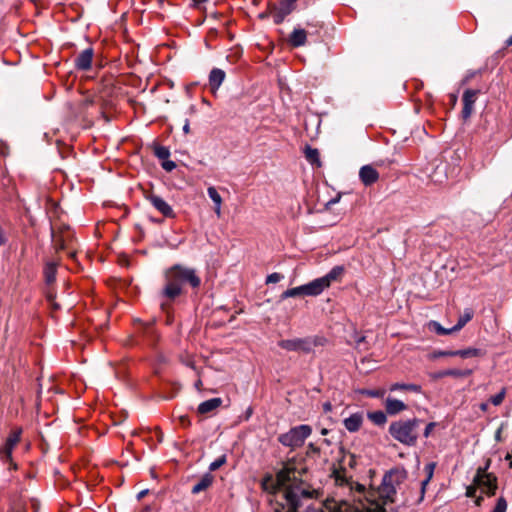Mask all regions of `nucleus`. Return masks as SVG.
<instances>
[{"mask_svg": "<svg viewBox=\"0 0 512 512\" xmlns=\"http://www.w3.org/2000/svg\"><path fill=\"white\" fill-rule=\"evenodd\" d=\"M307 33L302 28H295L289 38V42L293 47H300L305 45Z\"/></svg>", "mask_w": 512, "mask_h": 512, "instance_id": "19", "label": "nucleus"}, {"mask_svg": "<svg viewBox=\"0 0 512 512\" xmlns=\"http://www.w3.org/2000/svg\"><path fill=\"white\" fill-rule=\"evenodd\" d=\"M482 500H483V497H482V496L477 497V498H476V500H475V504H476L477 506H480V505H481Z\"/></svg>", "mask_w": 512, "mask_h": 512, "instance_id": "53", "label": "nucleus"}, {"mask_svg": "<svg viewBox=\"0 0 512 512\" xmlns=\"http://www.w3.org/2000/svg\"><path fill=\"white\" fill-rule=\"evenodd\" d=\"M318 344L317 339L312 338H295L286 339L278 342V346L287 351H300L310 353L314 346Z\"/></svg>", "mask_w": 512, "mask_h": 512, "instance_id": "6", "label": "nucleus"}, {"mask_svg": "<svg viewBox=\"0 0 512 512\" xmlns=\"http://www.w3.org/2000/svg\"><path fill=\"white\" fill-rule=\"evenodd\" d=\"M52 239L54 246L57 250H64L66 247H68L70 241L72 240V233L67 228L65 231L61 232L60 234H52Z\"/></svg>", "mask_w": 512, "mask_h": 512, "instance_id": "16", "label": "nucleus"}, {"mask_svg": "<svg viewBox=\"0 0 512 512\" xmlns=\"http://www.w3.org/2000/svg\"><path fill=\"white\" fill-rule=\"evenodd\" d=\"M478 90L467 89L463 93L462 101H463V109H462V118L467 120L470 118L474 111V105L477 99Z\"/></svg>", "mask_w": 512, "mask_h": 512, "instance_id": "13", "label": "nucleus"}, {"mask_svg": "<svg viewBox=\"0 0 512 512\" xmlns=\"http://www.w3.org/2000/svg\"><path fill=\"white\" fill-rule=\"evenodd\" d=\"M214 477L210 473L204 474L201 479L192 487V493L198 494L206 490L213 483Z\"/></svg>", "mask_w": 512, "mask_h": 512, "instance_id": "21", "label": "nucleus"}, {"mask_svg": "<svg viewBox=\"0 0 512 512\" xmlns=\"http://www.w3.org/2000/svg\"><path fill=\"white\" fill-rule=\"evenodd\" d=\"M393 477L397 478V481L404 477V473L400 472H390L383 477L382 485L379 491L380 497L383 499V503L387 504L389 502H393L394 495L396 494V489L393 484Z\"/></svg>", "mask_w": 512, "mask_h": 512, "instance_id": "7", "label": "nucleus"}, {"mask_svg": "<svg viewBox=\"0 0 512 512\" xmlns=\"http://www.w3.org/2000/svg\"><path fill=\"white\" fill-rule=\"evenodd\" d=\"M506 510H507V502H506L505 498L500 497L497 500L496 505L492 512H506Z\"/></svg>", "mask_w": 512, "mask_h": 512, "instance_id": "36", "label": "nucleus"}, {"mask_svg": "<svg viewBox=\"0 0 512 512\" xmlns=\"http://www.w3.org/2000/svg\"><path fill=\"white\" fill-rule=\"evenodd\" d=\"M161 166L165 171L171 172L176 168V163L172 160L166 159L162 162Z\"/></svg>", "mask_w": 512, "mask_h": 512, "instance_id": "39", "label": "nucleus"}, {"mask_svg": "<svg viewBox=\"0 0 512 512\" xmlns=\"http://www.w3.org/2000/svg\"><path fill=\"white\" fill-rule=\"evenodd\" d=\"M496 477L486 472V468H478L473 483L482 493L493 496L497 489Z\"/></svg>", "mask_w": 512, "mask_h": 512, "instance_id": "5", "label": "nucleus"}, {"mask_svg": "<svg viewBox=\"0 0 512 512\" xmlns=\"http://www.w3.org/2000/svg\"><path fill=\"white\" fill-rule=\"evenodd\" d=\"M311 434V428L308 425L296 426L287 433L279 436V441L289 447H297L303 444L305 439Z\"/></svg>", "mask_w": 512, "mask_h": 512, "instance_id": "4", "label": "nucleus"}, {"mask_svg": "<svg viewBox=\"0 0 512 512\" xmlns=\"http://www.w3.org/2000/svg\"><path fill=\"white\" fill-rule=\"evenodd\" d=\"M376 425H383L387 418H370Z\"/></svg>", "mask_w": 512, "mask_h": 512, "instance_id": "44", "label": "nucleus"}, {"mask_svg": "<svg viewBox=\"0 0 512 512\" xmlns=\"http://www.w3.org/2000/svg\"><path fill=\"white\" fill-rule=\"evenodd\" d=\"M418 386L415 385V384H400V383H395L391 386L390 390L391 391H394V390H398V389H404V390H412V391H417L418 390Z\"/></svg>", "mask_w": 512, "mask_h": 512, "instance_id": "33", "label": "nucleus"}, {"mask_svg": "<svg viewBox=\"0 0 512 512\" xmlns=\"http://www.w3.org/2000/svg\"><path fill=\"white\" fill-rule=\"evenodd\" d=\"M500 434H501V428H499L496 432V439L499 440L500 439Z\"/></svg>", "mask_w": 512, "mask_h": 512, "instance_id": "55", "label": "nucleus"}, {"mask_svg": "<svg viewBox=\"0 0 512 512\" xmlns=\"http://www.w3.org/2000/svg\"><path fill=\"white\" fill-rule=\"evenodd\" d=\"M362 393L365 395L371 396V397H382L385 394V390H383V389L364 390Z\"/></svg>", "mask_w": 512, "mask_h": 512, "instance_id": "38", "label": "nucleus"}, {"mask_svg": "<svg viewBox=\"0 0 512 512\" xmlns=\"http://www.w3.org/2000/svg\"><path fill=\"white\" fill-rule=\"evenodd\" d=\"M435 467H436V464L434 462H430L425 465L424 470L426 473V478L421 481V491H420V497H419L418 502H421L424 499L426 487L434 475Z\"/></svg>", "mask_w": 512, "mask_h": 512, "instance_id": "18", "label": "nucleus"}, {"mask_svg": "<svg viewBox=\"0 0 512 512\" xmlns=\"http://www.w3.org/2000/svg\"><path fill=\"white\" fill-rule=\"evenodd\" d=\"M56 272H57V264L54 262H49L46 264L44 268V276L46 283L51 284L56 279Z\"/></svg>", "mask_w": 512, "mask_h": 512, "instance_id": "25", "label": "nucleus"}, {"mask_svg": "<svg viewBox=\"0 0 512 512\" xmlns=\"http://www.w3.org/2000/svg\"><path fill=\"white\" fill-rule=\"evenodd\" d=\"M225 463H226V455H221L220 457H218L217 459H215L213 462L210 463L209 470L216 471Z\"/></svg>", "mask_w": 512, "mask_h": 512, "instance_id": "31", "label": "nucleus"}, {"mask_svg": "<svg viewBox=\"0 0 512 512\" xmlns=\"http://www.w3.org/2000/svg\"><path fill=\"white\" fill-rule=\"evenodd\" d=\"M477 488H478L477 486H469L467 488L466 495L468 497H475Z\"/></svg>", "mask_w": 512, "mask_h": 512, "instance_id": "40", "label": "nucleus"}, {"mask_svg": "<svg viewBox=\"0 0 512 512\" xmlns=\"http://www.w3.org/2000/svg\"><path fill=\"white\" fill-rule=\"evenodd\" d=\"M507 46H512V35L506 40Z\"/></svg>", "mask_w": 512, "mask_h": 512, "instance_id": "54", "label": "nucleus"}, {"mask_svg": "<svg viewBox=\"0 0 512 512\" xmlns=\"http://www.w3.org/2000/svg\"><path fill=\"white\" fill-rule=\"evenodd\" d=\"M504 397H505V389H502L499 393L490 397L489 403H492L493 405L498 406L502 403Z\"/></svg>", "mask_w": 512, "mask_h": 512, "instance_id": "34", "label": "nucleus"}, {"mask_svg": "<svg viewBox=\"0 0 512 512\" xmlns=\"http://www.w3.org/2000/svg\"><path fill=\"white\" fill-rule=\"evenodd\" d=\"M339 199H340V196H338V197H336V198H334V199H331L330 201H328V203H327V207H329V206H331V205H333V204L337 203V202L339 201Z\"/></svg>", "mask_w": 512, "mask_h": 512, "instance_id": "51", "label": "nucleus"}, {"mask_svg": "<svg viewBox=\"0 0 512 512\" xmlns=\"http://www.w3.org/2000/svg\"><path fill=\"white\" fill-rule=\"evenodd\" d=\"M207 193H208L209 198L214 203V211H215L216 215L218 217H220L221 216V206H222V197H221V195L218 193L216 188L213 187V186L208 187Z\"/></svg>", "mask_w": 512, "mask_h": 512, "instance_id": "22", "label": "nucleus"}, {"mask_svg": "<svg viewBox=\"0 0 512 512\" xmlns=\"http://www.w3.org/2000/svg\"><path fill=\"white\" fill-rule=\"evenodd\" d=\"M305 157L307 161H309L311 164H317L318 166H320L319 152L317 149L308 146L305 150Z\"/></svg>", "mask_w": 512, "mask_h": 512, "instance_id": "27", "label": "nucleus"}, {"mask_svg": "<svg viewBox=\"0 0 512 512\" xmlns=\"http://www.w3.org/2000/svg\"><path fill=\"white\" fill-rule=\"evenodd\" d=\"M435 426L434 423H429L426 427H425V430H424V436L425 437H428L431 430L433 429V427Z\"/></svg>", "mask_w": 512, "mask_h": 512, "instance_id": "42", "label": "nucleus"}, {"mask_svg": "<svg viewBox=\"0 0 512 512\" xmlns=\"http://www.w3.org/2000/svg\"><path fill=\"white\" fill-rule=\"evenodd\" d=\"M367 512H386V509L382 505H376V507L368 509Z\"/></svg>", "mask_w": 512, "mask_h": 512, "instance_id": "41", "label": "nucleus"}, {"mask_svg": "<svg viewBox=\"0 0 512 512\" xmlns=\"http://www.w3.org/2000/svg\"><path fill=\"white\" fill-rule=\"evenodd\" d=\"M451 355L460 356L462 358L474 357L479 355V350L475 348H469L464 350H456L451 353Z\"/></svg>", "mask_w": 512, "mask_h": 512, "instance_id": "28", "label": "nucleus"}, {"mask_svg": "<svg viewBox=\"0 0 512 512\" xmlns=\"http://www.w3.org/2000/svg\"><path fill=\"white\" fill-rule=\"evenodd\" d=\"M94 51L87 48L79 53L75 58V67L80 71H87L91 68Z\"/></svg>", "mask_w": 512, "mask_h": 512, "instance_id": "15", "label": "nucleus"}, {"mask_svg": "<svg viewBox=\"0 0 512 512\" xmlns=\"http://www.w3.org/2000/svg\"><path fill=\"white\" fill-rule=\"evenodd\" d=\"M344 273L343 266L333 267L325 276L314 279L320 294L327 289L333 281L338 280Z\"/></svg>", "mask_w": 512, "mask_h": 512, "instance_id": "11", "label": "nucleus"}, {"mask_svg": "<svg viewBox=\"0 0 512 512\" xmlns=\"http://www.w3.org/2000/svg\"><path fill=\"white\" fill-rule=\"evenodd\" d=\"M166 285L163 289V295L169 299H175L182 293V286L189 284L192 288H197L201 284V279L196 274L195 269L182 265H174L165 272Z\"/></svg>", "mask_w": 512, "mask_h": 512, "instance_id": "2", "label": "nucleus"}, {"mask_svg": "<svg viewBox=\"0 0 512 512\" xmlns=\"http://www.w3.org/2000/svg\"><path fill=\"white\" fill-rule=\"evenodd\" d=\"M221 404H222L221 398H212V399L206 400V401L202 402L201 404H199L197 411L200 414H206V413L214 411Z\"/></svg>", "mask_w": 512, "mask_h": 512, "instance_id": "20", "label": "nucleus"}, {"mask_svg": "<svg viewBox=\"0 0 512 512\" xmlns=\"http://www.w3.org/2000/svg\"><path fill=\"white\" fill-rule=\"evenodd\" d=\"M420 421L417 418L400 419L391 423L389 432L400 443L412 446L419 435Z\"/></svg>", "mask_w": 512, "mask_h": 512, "instance_id": "3", "label": "nucleus"}, {"mask_svg": "<svg viewBox=\"0 0 512 512\" xmlns=\"http://www.w3.org/2000/svg\"><path fill=\"white\" fill-rule=\"evenodd\" d=\"M488 404H489L488 402L487 403H481L480 408H481L482 412H486L487 411Z\"/></svg>", "mask_w": 512, "mask_h": 512, "instance_id": "52", "label": "nucleus"}, {"mask_svg": "<svg viewBox=\"0 0 512 512\" xmlns=\"http://www.w3.org/2000/svg\"><path fill=\"white\" fill-rule=\"evenodd\" d=\"M207 0H192L193 5L195 7H199L201 4L205 3Z\"/></svg>", "mask_w": 512, "mask_h": 512, "instance_id": "50", "label": "nucleus"}, {"mask_svg": "<svg viewBox=\"0 0 512 512\" xmlns=\"http://www.w3.org/2000/svg\"><path fill=\"white\" fill-rule=\"evenodd\" d=\"M265 490L274 493L281 492L283 503H277L273 507V512H299L302 506V499H312L315 497L316 491L311 490L302 481H298L296 470L290 467L282 468L275 479L268 476L263 481ZM306 512H325L317 508L309 507Z\"/></svg>", "mask_w": 512, "mask_h": 512, "instance_id": "1", "label": "nucleus"}, {"mask_svg": "<svg viewBox=\"0 0 512 512\" xmlns=\"http://www.w3.org/2000/svg\"><path fill=\"white\" fill-rule=\"evenodd\" d=\"M284 278V276L280 273H277V272H274L272 274H269L266 278V283L269 284V283H278L280 282L282 279Z\"/></svg>", "mask_w": 512, "mask_h": 512, "instance_id": "37", "label": "nucleus"}, {"mask_svg": "<svg viewBox=\"0 0 512 512\" xmlns=\"http://www.w3.org/2000/svg\"><path fill=\"white\" fill-rule=\"evenodd\" d=\"M183 131H184L185 134L189 133V131H190L189 121L188 120L185 121V124L183 126Z\"/></svg>", "mask_w": 512, "mask_h": 512, "instance_id": "48", "label": "nucleus"}, {"mask_svg": "<svg viewBox=\"0 0 512 512\" xmlns=\"http://www.w3.org/2000/svg\"><path fill=\"white\" fill-rule=\"evenodd\" d=\"M225 72L222 69L214 68L209 74V85L212 92H216L225 80Z\"/></svg>", "mask_w": 512, "mask_h": 512, "instance_id": "17", "label": "nucleus"}, {"mask_svg": "<svg viewBox=\"0 0 512 512\" xmlns=\"http://www.w3.org/2000/svg\"><path fill=\"white\" fill-rule=\"evenodd\" d=\"M331 407H332V405H331L329 402H326V403L323 405L324 412H325V413L331 412Z\"/></svg>", "mask_w": 512, "mask_h": 512, "instance_id": "47", "label": "nucleus"}, {"mask_svg": "<svg viewBox=\"0 0 512 512\" xmlns=\"http://www.w3.org/2000/svg\"><path fill=\"white\" fill-rule=\"evenodd\" d=\"M453 351H439L434 354L435 357H444V356H452L451 353Z\"/></svg>", "mask_w": 512, "mask_h": 512, "instance_id": "43", "label": "nucleus"}, {"mask_svg": "<svg viewBox=\"0 0 512 512\" xmlns=\"http://www.w3.org/2000/svg\"><path fill=\"white\" fill-rule=\"evenodd\" d=\"M392 512H397V510H394V509H393V510H392Z\"/></svg>", "mask_w": 512, "mask_h": 512, "instance_id": "57", "label": "nucleus"}, {"mask_svg": "<svg viewBox=\"0 0 512 512\" xmlns=\"http://www.w3.org/2000/svg\"><path fill=\"white\" fill-rule=\"evenodd\" d=\"M252 414V409L249 407L246 412V416H250Z\"/></svg>", "mask_w": 512, "mask_h": 512, "instance_id": "56", "label": "nucleus"}, {"mask_svg": "<svg viewBox=\"0 0 512 512\" xmlns=\"http://www.w3.org/2000/svg\"><path fill=\"white\" fill-rule=\"evenodd\" d=\"M320 510L325 511V512H342L341 507L338 506L333 501H326L324 503V507L321 508Z\"/></svg>", "mask_w": 512, "mask_h": 512, "instance_id": "32", "label": "nucleus"}, {"mask_svg": "<svg viewBox=\"0 0 512 512\" xmlns=\"http://www.w3.org/2000/svg\"><path fill=\"white\" fill-rule=\"evenodd\" d=\"M385 407H386L387 413L393 415V414H397V413H400L403 410H405L406 405L400 400L387 398Z\"/></svg>", "mask_w": 512, "mask_h": 512, "instance_id": "24", "label": "nucleus"}, {"mask_svg": "<svg viewBox=\"0 0 512 512\" xmlns=\"http://www.w3.org/2000/svg\"><path fill=\"white\" fill-rule=\"evenodd\" d=\"M320 295V291L314 280L311 282L287 289L280 295V300H284L290 297H298V296H318Z\"/></svg>", "mask_w": 512, "mask_h": 512, "instance_id": "8", "label": "nucleus"}, {"mask_svg": "<svg viewBox=\"0 0 512 512\" xmlns=\"http://www.w3.org/2000/svg\"><path fill=\"white\" fill-rule=\"evenodd\" d=\"M432 326L434 327L435 331L439 335H448V334L455 332L454 330H452V328L446 329V328L442 327L438 322H435V321L432 322Z\"/></svg>", "mask_w": 512, "mask_h": 512, "instance_id": "35", "label": "nucleus"}, {"mask_svg": "<svg viewBox=\"0 0 512 512\" xmlns=\"http://www.w3.org/2000/svg\"><path fill=\"white\" fill-rule=\"evenodd\" d=\"M154 154L157 158L164 161L169 158L170 151L167 147L158 145L154 148Z\"/></svg>", "mask_w": 512, "mask_h": 512, "instance_id": "29", "label": "nucleus"}, {"mask_svg": "<svg viewBox=\"0 0 512 512\" xmlns=\"http://www.w3.org/2000/svg\"><path fill=\"white\" fill-rule=\"evenodd\" d=\"M22 434L21 428H14L8 438L6 439L5 444L0 448V455L3 460L9 461L12 458V451L17 443L20 441V437Z\"/></svg>", "mask_w": 512, "mask_h": 512, "instance_id": "10", "label": "nucleus"}, {"mask_svg": "<svg viewBox=\"0 0 512 512\" xmlns=\"http://www.w3.org/2000/svg\"><path fill=\"white\" fill-rule=\"evenodd\" d=\"M359 178L365 186H371L378 181L379 173L372 165H364L359 170Z\"/></svg>", "mask_w": 512, "mask_h": 512, "instance_id": "14", "label": "nucleus"}, {"mask_svg": "<svg viewBox=\"0 0 512 512\" xmlns=\"http://www.w3.org/2000/svg\"><path fill=\"white\" fill-rule=\"evenodd\" d=\"M367 416L377 417V416H385V415H384V413L382 411H376V412H373V413H368Z\"/></svg>", "mask_w": 512, "mask_h": 512, "instance_id": "49", "label": "nucleus"}, {"mask_svg": "<svg viewBox=\"0 0 512 512\" xmlns=\"http://www.w3.org/2000/svg\"><path fill=\"white\" fill-rule=\"evenodd\" d=\"M148 493V489H144L142 491H140L138 494H137V499L138 500H141L143 497H145Z\"/></svg>", "mask_w": 512, "mask_h": 512, "instance_id": "45", "label": "nucleus"}, {"mask_svg": "<svg viewBox=\"0 0 512 512\" xmlns=\"http://www.w3.org/2000/svg\"><path fill=\"white\" fill-rule=\"evenodd\" d=\"M362 424V418H344V426L350 432L357 431Z\"/></svg>", "mask_w": 512, "mask_h": 512, "instance_id": "26", "label": "nucleus"}, {"mask_svg": "<svg viewBox=\"0 0 512 512\" xmlns=\"http://www.w3.org/2000/svg\"><path fill=\"white\" fill-rule=\"evenodd\" d=\"M146 199L164 217H167V218L175 217V212H174L173 208L162 197L155 195V194H149L146 196Z\"/></svg>", "mask_w": 512, "mask_h": 512, "instance_id": "12", "label": "nucleus"}, {"mask_svg": "<svg viewBox=\"0 0 512 512\" xmlns=\"http://www.w3.org/2000/svg\"><path fill=\"white\" fill-rule=\"evenodd\" d=\"M468 372H464L458 369H448L444 370L442 372H439L437 374V377H446V376H453V377H461L467 375Z\"/></svg>", "mask_w": 512, "mask_h": 512, "instance_id": "30", "label": "nucleus"}, {"mask_svg": "<svg viewBox=\"0 0 512 512\" xmlns=\"http://www.w3.org/2000/svg\"><path fill=\"white\" fill-rule=\"evenodd\" d=\"M474 316L472 308H465L459 316L457 323L452 327L455 332L460 331Z\"/></svg>", "mask_w": 512, "mask_h": 512, "instance_id": "23", "label": "nucleus"}, {"mask_svg": "<svg viewBox=\"0 0 512 512\" xmlns=\"http://www.w3.org/2000/svg\"><path fill=\"white\" fill-rule=\"evenodd\" d=\"M6 243V238L2 232V229L0 228V246L4 245Z\"/></svg>", "mask_w": 512, "mask_h": 512, "instance_id": "46", "label": "nucleus"}, {"mask_svg": "<svg viewBox=\"0 0 512 512\" xmlns=\"http://www.w3.org/2000/svg\"><path fill=\"white\" fill-rule=\"evenodd\" d=\"M296 1L297 0H281L279 4L271 7L270 14L275 24L282 23L285 17L295 9Z\"/></svg>", "mask_w": 512, "mask_h": 512, "instance_id": "9", "label": "nucleus"}]
</instances>
